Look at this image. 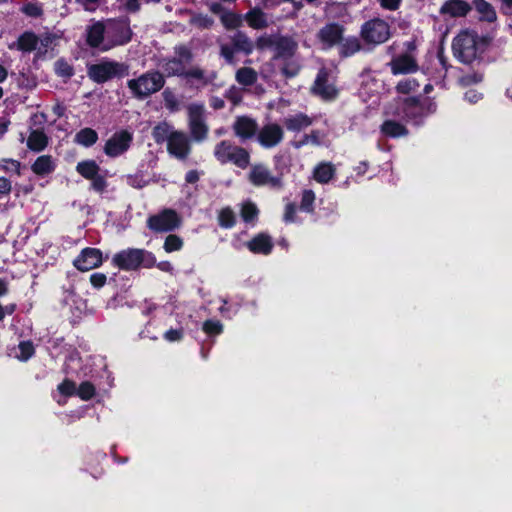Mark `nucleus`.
I'll return each instance as SVG.
<instances>
[{"label": "nucleus", "instance_id": "f257e3e1", "mask_svg": "<svg viewBox=\"0 0 512 512\" xmlns=\"http://www.w3.org/2000/svg\"><path fill=\"white\" fill-rule=\"evenodd\" d=\"M490 41L489 37H480L476 32L462 31L453 39V55L458 61L466 65H472L475 61L480 62Z\"/></svg>", "mask_w": 512, "mask_h": 512}, {"label": "nucleus", "instance_id": "f03ea898", "mask_svg": "<svg viewBox=\"0 0 512 512\" xmlns=\"http://www.w3.org/2000/svg\"><path fill=\"white\" fill-rule=\"evenodd\" d=\"M111 264L123 271L150 269L155 266L156 257L152 252L142 248H126L113 255Z\"/></svg>", "mask_w": 512, "mask_h": 512}, {"label": "nucleus", "instance_id": "7ed1b4c3", "mask_svg": "<svg viewBox=\"0 0 512 512\" xmlns=\"http://www.w3.org/2000/svg\"><path fill=\"white\" fill-rule=\"evenodd\" d=\"M165 85V76L158 70H149L137 78L127 81L133 96L143 100L160 91Z\"/></svg>", "mask_w": 512, "mask_h": 512}, {"label": "nucleus", "instance_id": "20e7f679", "mask_svg": "<svg viewBox=\"0 0 512 512\" xmlns=\"http://www.w3.org/2000/svg\"><path fill=\"white\" fill-rule=\"evenodd\" d=\"M214 157L222 164L232 163L240 169L250 165V153L247 149L233 144L229 140H222L214 147Z\"/></svg>", "mask_w": 512, "mask_h": 512}, {"label": "nucleus", "instance_id": "39448f33", "mask_svg": "<svg viewBox=\"0 0 512 512\" xmlns=\"http://www.w3.org/2000/svg\"><path fill=\"white\" fill-rule=\"evenodd\" d=\"M76 171L84 179L90 181V190L98 194L107 191V170H103L95 160L88 159L78 162Z\"/></svg>", "mask_w": 512, "mask_h": 512}, {"label": "nucleus", "instance_id": "423d86ee", "mask_svg": "<svg viewBox=\"0 0 512 512\" xmlns=\"http://www.w3.org/2000/svg\"><path fill=\"white\" fill-rule=\"evenodd\" d=\"M129 74L125 63L107 60L93 64L88 68V75L97 84L106 83L114 78H123Z\"/></svg>", "mask_w": 512, "mask_h": 512}, {"label": "nucleus", "instance_id": "0eeeda50", "mask_svg": "<svg viewBox=\"0 0 512 512\" xmlns=\"http://www.w3.org/2000/svg\"><path fill=\"white\" fill-rule=\"evenodd\" d=\"M174 53V57L163 60L162 69L166 77H182L186 65H189L194 59L191 48L185 44L176 45Z\"/></svg>", "mask_w": 512, "mask_h": 512}, {"label": "nucleus", "instance_id": "6e6552de", "mask_svg": "<svg viewBox=\"0 0 512 512\" xmlns=\"http://www.w3.org/2000/svg\"><path fill=\"white\" fill-rule=\"evenodd\" d=\"M132 36L133 31L128 17L111 20L107 30L108 40L101 50L108 51L113 47L126 45L132 40Z\"/></svg>", "mask_w": 512, "mask_h": 512}, {"label": "nucleus", "instance_id": "1a4fd4ad", "mask_svg": "<svg viewBox=\"0 0 512 512\" xmlns=\"http://www.w3.org/2000/svg\"><path fill=\"white\" fill-rule=\"evenodd\" d=\"M230 44H223L220 47V55L228 64H235V53L242 52L250 55L254 50L252 40L243 31L237 30L230 38Z\"/></svg>", "mask_w": 512, "mask_h": 512}, {"label": "nucleus", "instance_id": "9d476101", "mask_svg": "<svg viewBox=\"0 0 512 512\" xmlns=\"http://www.w3.org/2000/svg\"><path fill=\"white\" fill-rule=\"evenodd\" d=\"M182 224V219L176 210L165 208L147 219V227L155 233L172 232Z\"/></svg>", "mask_w": 512, "mask_h": 512}, {"label": "nucleus", "instance_id": "9b49d317", "mask_svg": "<svg viewBox=\"0 0 512 512\" xmlns=\"http://www.w3.org/2000/svg\"><path fill=\"white\" fill-rule=\"evenodd\" d=\"M391 36L389 24L380 18L366 21L361 27V37L366 43L382 44Z\"/></svg>", "mask_w": 512, "mask_h": 512}, {"label": "nucleus", "instance_id": "f8f14e48", "mask_svg": "<svg viewBox=\"0 0 512 512\" xmlns=\"http://www.w3.org/2000/svg\"><path fill=\"white\" fill-rule=\"evenodd\" d=\"M133 143V133L127 129H121L112 134L105 142L103 152L109 158H117L125 154Z\"/></svg>", "mask_w": 512, "mask_h": 512}, {"label": "nucleus", "instance_id": "ddd939ff", "mask_svg": "<svg viewBox=\"0 0 512 512\" xmlns=\"http://www.w3.org/2000/svg\"><path fill=\"white\" fill-rule=\"evenodd\" d=\"M329 78L330 71L326 67L320 68L310 89L313 95L320 97L323 101H333L339 95V90L329 82Z\"/></svg>", "mask_w": 512, "mask_h": 512}, {"label": "nucleus", "instance_id": "4468645a", "mask_svg": "<svg viewBox=\"0 0 512 512\" xmlns=\"http://www.w3.org/2000/svg\"><path fill=\"white\" fill-rule=\"evenodd\" d=\"M344 33V25L338 22H329L318 30L316 39L323 50H330L343 41Z\"/></svg>", "mask_w": 512, "mask_h": 512}, {"label": "nucleus", "instance_id": "2eb2a0df", "mask_svg": "<svg viewBox=\"0 0 512 512\" xmlns=\"http://www.w3.org/2000/svg\"><path fill=\"white\" fill-rule=\"evenodd\" d=\"M248 179L256 187L268 186L277 190L283 187L282 177L273 176L269 169L262 164H255L251 167Z\"/></svg>", "mask_w": 512, "mask_h": 512}, {"label": "nucleus", "instance_id": "dca6fc26", "mask_svg": "<svg viewBox=\"0 0 512 512\" xmlns=\"http://www.w3.org/2000/svg\"><path fill=\"white\" fill-rule=\"evenodd\" d=\"M204 110L200 105H192L188 109L189 131L192 140L196 142L204 141L209 132V128L204 121Z\"/></svg>", "mask_w": 512, "mask_h": 512}, {"label": "nucleus", "instance_id": "f3484780", "mask_svg": "<svg viewBox=\"0 0 512 512\" xmlns=\"http://www.w3.org/2000/svg\"><path fill=\"white\" fill-rule=\"evenodd\" d=\"M104 261L102 251L98 248L86 247L81 250L80 254L74 259V267L86 272L94 268H98Z\"/></svg>", "mask_w": 512, "mask_h": 512}, {"label": "nucleus", "instance_id": "a211bd4d", "mask_svg": "<svg viewBox=\"0 0 512 512\" xmlns=\"http://www.w3.org/2000/svg\"><path fill=\"white\" fill-rule=\"evenodd\" d=\"M283 138V129L276 123H268L260 130L258 129L257 141L265 149L276 147L282 142Z\"/></svg>", "mask_w": 512, "mask_h": 512}, {"label": "nucleus", "instance_id": "6ab92c4d", "mask_svg": "<svg viewBox=\"0 0 512 512\" xmlns=\"http://www.w3.org/2000/svg\"><path fill=\"white\" fill-rule=\"evenodd\" d=\"M167 150L177 159L185 160L191 152L187 136L183 132L172 131L168 138Z\"/></svg>", "mask_w": 512, "mask_h": 512}, {"label": "nucleus", "instance_id": "aec40b11", "mask_svg": "<svg viewBox=\"0 0 512 512\" xmlns=\"http://www.w3.org/2000/svg\"><path fill=\"white\" fill-rule=\"evenodd\" d=\"M403 118L407 122L420 125L424 121V112H422L421 100L416 96H410L402 102Z\"/></svg>", "mask_w": 512, "mask_h": 512}, {"label": "nucleus", "instance_id": "412c9836", "mask_svg": "<svg viewBox=\"0 0 512 512\" xmlns=\"http://www.w3.org/2000/svg\"><path fill=\"white\" fill-rule=\"evenodd\" d=\"M258 129L256 120L249 116H238L233 123L234 134L242 141L257 136Z\"/></svg>", "mask_w": 512, "mask_h": 512}, {"label": "nucleus", "instance_id": "4be33fe9", "mask_svg": "<svg viewBox=\"0 0 512 512\" xmlns=\"http://www.w3.org/2000/svg\"><path fill=\"white\" fill-rule=\"evenodd\" d=\"M389 65L393 75L411 74L419 69L416 59L408 53L394 57Z\"/></svg>", "mask_w": 512, "mask_h": 512}, {"label": "nucleus", "instance_id": "5701e85b", "mask_svg": "<svg viewBox=\"0 0 512 512\" xmlns=\"http://www.w3.org/2000/svg\"><path fill=\"white\" fill-rule=\"evenodd\" d=\"M275 59L288 60L292 58L298 49V43L291 36L279 35L275 43Z\"/></svg>", "mask_w": 512, "mask_h": 512}, {"label": "nucleus", "instance_id": "b1692460", "mask_svg": "<svg viewBox=\"0 0 512 512\" xmlns=\"http://www.w3.org/2000/svg\"><path fill=\"white\" fill-rule=\"evenodd\" d=\"M472 10V5L465 0H446L439 12L452 18L466 17Z\"/></svg>", "mask_w": 512, "mask_h": 512}, {"label": "nucleus", "instance_id": "393cba45", "mask_svg": "<svg viewBox=\"0 0 512 512\" xmlns=\"http://www.w3.org/2000/svg\"><path fill=\"white\" fill-rule=\"evenodd\" d=\"M246 247L253 254L269 255L274 247L272 238L267 233H258L246 243Z\"/></svg>", "mask_w": 512, "mask_h": 512}, {"label": "nucleus", "instance_id": "a878e982", "mask_svg": "<svg viewBox=\"0 0 512 512\" xmlns=\"http://www.w3.org/2000/svg\"><path fill=\"white\" fill-rule=\"evenodd\" d=\"M106 28L103 22L96 21L86 28V44L93 49L102 48L104 42Z\"/></svg>", "mask_w": 512, "mask_h": 512}, {"label": "nucleus", "instance_id": "bb28decb", "mask_svg": "<svg viewBox=\"0 0 512 512\" xmlns=\"http://www.w3.org/2000/svg\"><path fill=\"white\" fill-rule=\"evenodd\" d=\"M472 9L478 13L480 22L494 23L497 21V13L491 3L486 0H473Z\"/></svg>", "mask_w": 512, "mask_h": 512}, {"label": "nucleus", "instance_id": "cd10ccee", "mask_svg": "<svg viewBox=\"0 0 512 512\" xmlns=\"http://www.w3.org/2000/svg\"><path fill=\"white\" fill-rule=\"evenodd\" d=\"M312 118L307 114L298 112L294 115H289L284 119V126L288 131L299 132L310 125H312Z\"/></svg>", "mask_w": 512, "mask_h": 512}, {"label": "nucleus", "instance_id": "c85d7f7f", "mask_svg": "<svg viewBox=\"0 0 512 512\" xmlns=\"http://www.w3.org/2000/svg\"><path fill=\"white\" fill-rule=\"evenodd\" d=\"M380 132L383 136L388 138L406 137L409 130L405 125L396 120H385L380 126Z\"/></svg>", "mask_w": 512, "mask_h": 512}, {"label": "nucleus", "instance_id": "c756f323", "mask_svg": "<svg viewBox=\"0 0 512 512\" xmlns=\"http://www.w3.org/2000/svg\"><path fill=\"white\" fill-rule=\"evenodd\" d=\"M49 143V138L43 129L32 130L27 139V147L33 152L43 151Z\"/></svg>", "mask_w": 512, "mask_h": 512}, {"label": "nucleus", "instance_id": "7c9ffc66", "mask_svg": "<svg viewBox=\"0 0 512 512\" xmlns=\"http://www.w3.org/2000/svg\"><path fill=\"white\" fill-rule=\"evenodd\" d=\"M338 47L341 58L351 57L362 49L360 40L355 36L347 38L343 36V41L338 44Z\"/></svg>", "mask_w": 512, "mask_h": 512}, {"label": "nucleus", "instance_id": "2f4dec72", "mask_svg": "<svg viewBox=\"0 0 512 512\" xmlns=\"http://www.w3.org/2000/svg\"><path fill=\"white\" fill-rule=\"evenodd\" d=\"M31 170L38 176H45L55 170V164L50 155H41L34 161Z\"/></svg>", "mask_w": 512, "mask_h": 512}, {"label": "nucleus", "instance_id": "473e14b6", "mask_svg": "<svg viewBox=\"0 0 512 512\" xmlns=\"http://www.w3.org/2000/svg\"><path fill=\"white\" fill-rule=\"evenodd\" d=\"M245 19L248 25L253 29L259 30L268 26L266 14L257 7L249 10L245 15Z\"/></svg>", "mask_w": 512, "mask_h": 512}, {"label": "nucleus", "instance_id": "72a5a7b5", "mask_svg": "<svg viewBox=\"0 0 512 512\" xmlns=\"http://www.w3.org/2000/svg\"><path fill=\"white\" fill-rule=\"evenodd\" d=\"M99 139L98 133L96 130L90 127H85L80 129L76 134L74 141L84 147H92L97 143Z\"/></svg>", "mask_w": 512, "mask_h": 512}, {"label": "nucleus", "instance_id": "f704fd0d", "mask_svg": "<svg viewBox=\"0 0 512 512\" xmlns=\"http://www.w3.org/2000/svg\"><path fill=\"white\" fill-rule=\"evenodd\" d=\"M39 38L32 31H25L17 40V47L22 52H32L37 48Z\"/></svg>", "mask_w": 512, "mask_h": 512}, {"label": "nucleus", "instance_id": "c9c22d12", "mask_svg": "<svg viewBox=\"0 0 512 512\" xmlns=\"http://www.w3.org/2000/svg\"><path fill=\"white\" fill-rule=\"evenodd\" d=\"M335 167L331 163H321L314 170V179L321 184L328 183L335 175Z\"/></svg>", "mask_w": 512, "mask_h": 512}, {"label": "nucleus", "instance_id": "e433bc0d", "mask_svg": "<svg viewBox=\"0 0 512 512\" xmlns=\"http://www.w3.org/2000/svg\"><path fill=\"white\" fill-rule=\"evenodd\" d=\"M236 81L243 86H252L258 79L257 72L250 67H242L236 72Z\"/></svg>", "mask_w": 512, "mask_h": 512}, {"label": "nucleus", "instance_id": "4c0bfd02", "mask_svg": "<svg viewBox=\"0 0 512 512\" xmlns=\"http://www.w3.org/2000/svg\"><path fill=\"white\" fill-rule=\"evenodd\" d=\"M259 215V209L256 204L250 200L242 203L240 216L245 223H254Z\"/></svg>", "mask_w": 512, "mask_h": 512}, {"label": "nucleus", "instance_id": "58836bf2", "mask_svg": "<svg viewBox=\"0 0 512 512\" xmlns=\"http://www.w3.org/2000/svg\"><path fill=\"white\" fill-rule=\"evenodd\" d=\"M218 224L224 229H231L235 226L236 215L231 207H224L219 211Z\"/></svg>", "mask_w": 512, "mask_h": 512}, {"label": "nucleus", "instance_id": "ea45409f", "mask_svg": "<svg viewBox=\"0 0 512 512\" xmlns=\"http://www.w3.org/2000/svg\"><path fill=\"white\" fill-rule=\"evenodd\" d=\"M220 20L223 26L228 29H237L242 24V17L232 11H225L220 15Z\"/></svg>", "mask_w": 512, "mask_h": 512}, {"label": "nucleus", "instance_id": "a19ab883", "mask_svg": "<svg viewBox=\"0 0 512 512\" xmlns=\"http://www.w3.org/2000/svg\"><path fill=\"white\" fill-rule=\"evenodd\" d=\"M54 70L56 75L66 79H70L75 73L73 66L64 58H60L55 62Z\"/></svg>", "mask_w": 512, "mask_h": 512}, {"label": "nucleus", "instance_id": "79ce46f5", "mask_svg": "<svg viewBox=\"0 0 512 512\" xmlns=\"http://www.w3.org/2000/svg\"><path fill=\"white\" fill-rule=\"evenodd\" d=\"M76 395L83 401H89L96 395V388L90 381H83L76 390Z\"/></svg>", "mask_w": 512, "mask_h": 512}, {"label": "nucleus", "instance_id": "37998d69", "mask_svg": "<svg viewBox=\"0 0 512 512\" xmlns=\"http://www.w3.org/2000/svg\"><path fill=\"white\" fill-rule=\"evenodd\" d=\"M183 239L176 234H169L164 241L163 249L167 253L180 251L183 248Z\"/></svg>", "mask_w": 512, "mask_h": 512}, {"label": "nucleus", "instance_id": "c03bdc74", "mask_svg": "<svg viewBox=\"0 0 512 512\" xmlns=\"http://www.w3.org/2000/svg\"><path fill=\"white\" fill-rule=\"evenodd\" d=\"M170 134V126L165 122L157 124L152 130V137L157 144L168 142Z\"/></svg>", "mask_w": 512, "mask_h": 512}, {"label": "nucleus", "instance_id": "a18cd8bd", "mask_svg": "<svg viewBox=\"0 0 512 512\" xmlns=\"http://www.w3.org/2000/svg\"><path fill=\"white\" fill-rule=\"evenodd\" d=\"M315 193L311 189H305L302 192L300 210L306 213L314 211Z\"/></svg>", "mask_w": 512, "mask_h": 512}, {"label": "nucleus", "instance_id": "49530a36", "mask_svg": "<svg viewBox=\"0 0 512 512\" xmlns=\"http://www.w3.org/2000/svg\"><path fill=\"white\" fill-rule=\"evenodd\" d=\"M18 348L20 353L16 357L22 362L28 361L35 354V347L33 342L30 340L21 341L18 345Z\"/></svg>", "mask_w": 512, "mask_h": 512}, {"label": "nucleus", "instance_id": "de8ad7c7", "mask_svg": "<svg viewBox=\"0 0 512 512\" xmlns=\"http://www.w3.org/2000/svg\"><path fill=\"white\" fill-rule=\"evenodd\" d=\"M202 330L208 336H217L223 332V324L219 320L208 319L203 322Z\"/></svg>", "mask_w": 512, "mask_h": 512}, {"label": "nucleus", "instance_id": "09e8293b", "mask_svg": "<svg viewBox=\"0 0 512 512\" xmlns=\"http://www.w3.org/2000/svg\"><path fill=\"white\" fill-rule=\"evenodd\" d=\"M59 393L65 397H71L76 395V384L74 381L66 378L57 387Z\"/></svg>", "mask_w": 512, "mask_h": 512}, {"label": "nucleus", "instance_id": "8fccbe9b", "mask_svg": "<svg viewBox=\"0 0 512 512\" xmlns=\"http://www.w3.org/2000/svg\"><path fill=\"white\" fill-rule=\"evenodd\" d=\"M483 81V73L478 71L469 72L462 75L460 78V84L464 87H468L474 84H478Z\"/></svg>", "mask_w": 512, "mask_h": 512}, {"label": "nucleus", "instance_id": "3c124183", "mask_svg": "<svg viewBox=\"0 0 512 512\" xmlns=\"http://www.w3.org/2000/svg\"><path fill=\"white\" fill-rule=\"evenodd\" d=\"M312 143L314 145H319V131L318 130H312L310 134H304L298 142L294 143L295 148H301L304 145H307L308 143Z\"/></svg>", "mask_w": 512, "mask_h": 512}, {"label": "nucleus", "instance_id": "603ef678", "mask_svg": "<svg viewBox=\"0 0 512 512\" xmlns=\"http://www.w3.org/2000/svg\"><path fill=\"white\" fill-rule=\"evenodd\" d=\"M299 72L300 66L293 61L285 62L281 68V74L288 79L296 77L299 74Z\"/></svg>", "mask_w": 512, "mask_h": 512}, {"label": "nucleus", "instance_id": "864d4df0", "mask_svg": "<svg viewBox=\"0 0 512 512\" xmlns=\"http://www.w3.org/2000/svg\"><path fill=\"white\" fill-rule=\"evenodd\" d=\"M22 12L29 17L38 18L43 14V9L37 2H28L22 7Z\"/></svg>", "mask_w": 512, "mask_h": 512}, {"label": "nucleus", "instance_id": "5fc2aeb1", "mask_svg": "<svg viewBox=\"0 0 512 512\" xmlns=\"http://www.w3.org/2000/svg\"><path fill=\"white\" fill-rule=\"evenodd\" d=\"M275 43H276V37H274L272 35L265 34V35H261L257 38L255 45H256L257 49L263 50V49L271 48V47L275 48Z\"/></svg>", "mask_w": 512, "mask_h": 512}, {"label": "nucleus", "instance_id": "6e6d98bb", "mask_svg": "<svg viewBox=\"0 0 512 512\" xmlns=\"http://www.w3.org/2000/svg\"><path fill=\"white\" fill-rule=\"evenodd\" d=\"M191 23L199 28H210L214 21L208 15L197 14L191 19Z\"/></svg>", "mask_w": 512, "mask_h": 512}, {"label": "nucleus", "instance_id": "4d7b16f0", "mask_svg": "<svg viewBox=\"0 0 512 512\" xmlns=\"http://www.w3.org/2000/svg\"><path fill=\"white\" fill-rule=\"evenodd\" d=\"M184 337V330L183 328H170L163 334V338L168 342H179Z\"/></svg>", "mask_w": 512, "mask_h": 512}, {"label": "nucleus", "instance_id": "13d9d810", "mask_svg": "<svg viewBox=\"0 0 512 512\" xmlns=\"http://www.w3.org/2000/svg\"><path fill=\"white\" fill-rule=\"evenodd\" d=\"M107 282V276L104 273L101 272H95L90 275V283L93 288L100 289L102 288Z\"/></svg>", "mask_w": 512, "mask_h": 512}, {"label": "nucleus", "instance_id": "bf43d9fd", "mask_svg": "<svg viewBox=\"0 0 512 512\" xmlns=\"http://www.w3.org/2000/svg\"><path fill=\"white\" fill-rule=\"evenodd\" d=\"M296 210H297V207H296L295 203L290 202V203L286 204L285 205V209H284L283 220L286 223H293V222H295Z\"/></svg>", "mask_w": 512, "mask_h": 512}, {"label": "nucleus", "instance_id": "052dcab7", "mask_svg": "<svg viewBox=\"0 0 512 512\" xmlns=\"http://www.w3.org/2000/svg\"><path fill=\"white\" fill-rule=\"evenodd\" d=\"M0 168L5 171H14L20 175V162L14 159H3Z\"/></svg>", "mask_w": 512, "mask_h": 512}, {"label": "nucleus", "instance_id": "680f3d73", "mask_svg": "<svg viewBox=\"0 0 512 512\" xmlns=\"http://www.w3.org/2000/svg\"><path fill=\"white\" fill-rule=\"evenodd\" d=\"M415 80L404 79L396 85V91L401 94H408L414 89Z\"/></svg>", "mask_w": 512, "mask_h": 512}, {"label": "nucleus", "instance_id": "e2e57ef3", "mask_svg": "<svg viewBox=\"0 0 512 512\" xmlns=\"http://www.w3.org/2000/svg\"><path fill=\"white\" fill-rule=\"evenodd\" d=\"M182 78L186 79H197V80H204L205 75L204 71L199 67H192L190 69H185L184 74L182 75Z\"/></svg>", "mask_w": 512, "mask_h": 512}, {"label": "nucleus", "instance_id": "0e129e2a", "mask_svg": "<svg viewBox=\"0 0 512 512\" xmlns=\"http://www.w3.org/2000/svg\"><path fill=\"white\" fill-rule=\"evenodd\" d=\"M421 107H422V112H424V118L427 117L429 114L435 113L436 109H437L436 103L431 101L428 98L421 101Z\"/></svg>", "mask_w": 512, "mask_h": 512}, {"label": "nucleus", "instance_id": "69168bd1", "mask_svg": "<svg viewBox=\"0 0 512 512\" xmlns=\"http://www.w3.org/2000/svg\"><path fill=\"white\" fill-rule=\"evenodd\" d=\"M380 6L389 11H396L401 6L402 0H377Z\"/></svg>", "mask_w": 512, "mask_h": 512}, {"label": "nucleus", "instance_id": "338daca9", "mask_svg": "<svg viewBox=\"0 0 512 512\" xmlns=\"http://www.w3.org/2000/svg\"><path fill=\"white\" fill-rule=\"evenodd\" d=\"M483 98V94L475 89H470L465 92L464 99L469 103L475 104Z\"/></svg>", "mask_w": 512, "mask_h": 512}, {"label": "nucleus", "instance_id": "774afa93", "mask_svg": "<svg viewBox=\"0 0 512 512\" xmlns=\"http://www.w3.org/2000/svg\"><path fill=\"white\" fill-rule=\"evenodd\" d=\"M124 7L129 13H137L141 9V4L139 0H126Z\"/></svg>", "mask_w": 512, "mask_h": 512}]
</instances>
